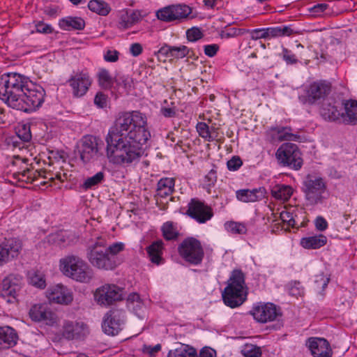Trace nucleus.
I'll return each instance as SVG.
<instances>
[{"label":"nucleus","instance_id":"a211bd4d","mask_svg":"<svg viewBox=\"0 0 357 357\" xmlns=\"http://www.w3.org/2000/svg\"><path fill=\"white\" fill-rule=\"evenodd\" d=\"M331 91V85L326 82H314L310 84L306 91V102L315 104L324 102Z\"/></svg>","mask_w":357,"mask_h":357},{"label":"nucleus","instance_id":"f8f14e48","mask_svg":"<svg viewBox=\"0 0 357 357\" xmlns=\"http://www.w3.org/2000/svg\"><path fill=\"white\" fill-rule=\"evenodd\" d=\"M94 296L99 304L110 305L123 299V289L115 284H105L96 289Z\"/></svg>","mask_w":357,"mask_h":357},{"label":"nucleus","instance_id":"3c124183","mask_svg":"<svg viewBox=\"0 0 357 357\" xmlns=\"http://www.w3.org/2000/svg\"><path fill=\"white\" fill-rule=\"evenodd\" d=\"M30 283L38 288L44 289L45 287V280L44 275L39 272H34L30 275Z\"/></svg>","mask_w":357,"mask_h":357},{"label":"nucleus","instance_id":"6ab92c4d","mask_svg":"<svg viewBox=\"0 0 357 357\" xmlns=\"http://www.w3.org/2000/svg\"><path fill=\"white\" fill-rule=\"evenodd\" d=\"M251 313L257 321L261 323L273 321L279 315L276 306L270 303L253 307Z\"/></svg>","mask_w":357,"mask_h":357},{"label":"nucleus","instance_id":"4d7b16f0","mask_svg":"<svg viewBox=\"0 0 357 357\" xmlns=\"http://www.w3.org/2000/svg\"><path fill=\"white\" fill-rule=\"evenodd\" d=\"M329 282V278L325 277L323 274H320L316 276V280H314V283L316 285V289H319L321 287L322 290H324L325 288L328 286Z\"/></svg>","mask_w":357,"mask_h":357},{"label":"nucleus","instance_id":"a18cd8bd","mask_svg":"<svg viewBox=\"0 0 357 357\" xmlns=\"http://www.w3.org/2000/svg\"><path fill=\"white\" fill-rule=\"evenodd\" d=\"M162 231L164 238L167 241L176 238L178 234L170 222H167L162 225Z\"/></svg>","mask_w":357,"mask_h":357},{"label":"nucleus","instance_id":"412c9836","mask_svg":"<svg viewBox=\"0 0 357 357\" xmlns=\"http://www.w3.org/2000/svg\"><path fill=\"white\" fill-rule=\"evenodd\" d=\"M68 82L75 97L83 96L91 84L89 76L84 73L76 74L68 80Z\"/></svg>","mask_w":357,"mask_h":357},{"label":"nucleus","instance_id":"7ed1b4c3","mask_svg":"<svg viewBox=\"0 0 357 357\" xmlns=\"http://www.w3.org/2000/svg\"><path fill=\"white\" fill-rule=\"evenodd\" d=\"M29 79L18 73L4 74L0 77V99L8 107L14 109Z\"/></svg>","mask_w":357,"mask_h":357},{"label":"nucleus","instance_id":"0e129e2a","mask_svg":"<svg viewBox=\"0 0 357 357\" xmlns=\"http://www.w3.org/2000/svg\"><path fill=\"white\" fill-rule=\"evenodd\" d=\"M314 223H315L316 229L320 231H323L326 230L328 227V222L321 216H318L316 218Z\"/></svg>","mask_w":357,"mask_h":357},{"label":"nucleus","instance_id":"a19ab883","mask_svg":"<svg viewBox=\"0 0 357 357\" xmlns=\"http://www.w3.org/2000/svg\"><path fill=\"white\" fill-rule=\"evenodd\" d=\"M174 20L185 19L191 13V8L187 5H173Z\"/></svg>","mask_w":357,"mask_h":357},{"label":"nucleus","instance_id":"4c0bfd02","mask_svg":"<svg viewBox=\"0 0 357 357\" xmlns=\"http://www.w3.org/2000/svg\"><path fill=\"white\" fill-rule=\"evenodd\" d=\"M267 31L268 38L289 36L294 33L293 29L289 26L268 27Z\"/></svg>","mask_w":357,"mask_h":357},{"label":"nucleus","instance_id":"ea45409f","mask_svg":"<svg viewBox=\"0 0 357 357\" xmlns=\"http://www.w3.org/2000/svg\"><path fill=\"white\" fill-rule=\"evenodd\" d=\"M197 351L193 348L186 349L181 346L174 350H170L167 357H196Z\"/></svg>","mask_w":357,"mask_h":357},{"label":"nucleus","instance_id":"052dcab7","mask_svg":"<svg viewBox=\"0 0 357 357\" xmlns=\"http://www.w3.org/2000/svg\"><path fill=\"white\" fill-rule=\"evenodd\" d=\"M219 50V45L217 44L207 45L204 47V54L209 56H214Z\"/></svg>","mask_w":357,"mask_h":357},{"label":"nucleus","instance_id":"774afa93","mask_svg":"<svg viewBox=\"0 0 357 357\" xmlns=\"http://www.w3.org/2000/svg\"><path fill=\"white\" fill-rule=\"evenodd\" d=\"M130 78L126 75H119L116 77L114 82L118 85H123L124 88H127L128 86H130Z\"/></svg>","mask_w":357,"mask_h":357},{"label":"nucleus","instance_id":"9d476101","mask_svg":"<svg viewBox=\"0 0 357 357\" xmlns=\"http://www.w3.org/2000/svg\"><path fill=\"white\" fill-rule=\"evenodd\" d=\"M103 145V142L95 136L87 135L84 137L79 151L81 160L86 163L97 159L99 155H102L100 151Z\"/></svg>","mask_w":357,"mask_h":357},{"label":"nucleus","instance_id":"ddd939ff","mask_svg":"<svg viewBox=\"0 0 357 357\" xmlns=\"http://www.w3.org/2000/svg\"><path fill=\"white\" fill-rule=\"evenodd\" d=\"M22 250V242L20 239L10 238L5 239L0 244V266L17 257Z\"/></svg>","mask_w":357,"mask_h":357},{"label":"nucleus","instance_id":"f03ea898","mask_svg":"<svg viewBox=\"0 0 357 357\" xmlns=\"http://www.w3.org/2000/svg\"><path fill=\"white\" fill-rule=\"evenodd\" d=\"M125 248L121 242L107 245V240L98 237L86 249V257L90 264L102 270H114L121 263L119 254Z\"/></svg>","mask_w":357,"mask_h":357},{"label":"nucleus","instance_id":"bf43d9fd","mask_svg":"<svg viewBox=\"0 0 357 357\" xmlns=\"http://www.w3.org/2000/svg\"><path fill=\"white\" fill-rule=\"evenodd\" d=\"M281 220L283 222H287L289 226L295 227L296 225V222L292 214L287 211H282L280 213Z\"/></svg>","mask_w":357,"mask_h":357},{"label":"nucleus","instance_id":"aec40b11","mask_svg":"<svg viewBox=\"0 0 357 357\" xmlns=\"http://www.w3.org/2000/svg\"><path fill=\"white\" fill-rule=\"evenodd\" d=\"M306 345L314 357H331L332 350L328 342L324 338L310 337Z\"/></svg>","mask_w":357,"mask_h":357},{"label":"nucleus","instance_id":"09e8293b","mask_svg":"<svg viewBox=\"0 0 357 357\" xmlns=\"http://www.w3.org/2000/svg\"><path fill=\"white\" fill-rule=\"evenodd\" d=\"M197 130L199 132V135L202 137L206 139L208 142H211L214 140V137L211 135L209 131L208 126L204 122H199L197 124Z\"/></svg>","mask_w":357,"mask_h":357},{"label":"nucleus","instance_id":"2f4dec72","mask_svg":"<svg viewBox=\"0 0 357 357\" xmlns=\"http://www.w3.org/2000/svg\"><path fill=\"white\" fill-rule=\"evenodd\" d=\"M270 130L278 135L277 138L280 142L298 141L301 138L300 135L291 133L292 130L290 127H271Z\"/></svg>","mask_w":357,"mask_h":357},{"label":"nucleus","instance_id":"338daca9","mask_svg":"<svg viewBox=\"0 0 357 357\" xmlns=\"http://www.w3.org/2000/svg\"><path fill=\"white\" fill-rule=\"evenodd\" d=\"M328 7L327 3H318L312 6L309 10L316 15H319L324 12Z\"/></svg>","mask_w":357,"mask_h":357},{"label":"nucleus","instance_id":"13d9d810","mask_svg":"<svg viewBox=\"0 0 357 357\" xmlns=\"http://www.w3.org/2000/svg\"><path fill=\"white\" fill-rule=\"evenodd\" d=\"M282 54L283 59L287 64H294L298 62L295 54H292L289 50L283 48Z\"/></svg>","mask_w":357,"mask_h":357},{"label":"nucleus","instance_id":"49530a36","mask_svg":"<svg viewBox=\"0 0 357 357\" xmlns=\"http://www.w3.org/2000/svg\"><path fill=\"white\" fill-rule=\"evenodd\" d=\"M289 293L293 296H302L304 295V288L301 285V282L294 280L287 284Z\"/></svg>","mask_w":357,"mask_h":357},{"label":"nucleus","instance_id":"bb28decb","mask_svg":"<svg viewBox=\"0 0 357 357\" xmlns=\"http://www.w3.org/2000/svg\"><path fill=\"white\" fill-rule=\"evenodd\" d=\"M31 139V133L30 127L26 125H23L20 128L18 129L16 132V136L10 137L6 139V142L8 145H12L14 148H22V143L18 139L22 140L24 142H28Z\"/></svg>","mask_w":357,"mask_h":357},{"label":"nucleus","instance_id":"6e6552de","mask_svg":"<svg viewBox=\"0 0 357 357\" xmlns=\"http://www.w3.org/2000/svg\"><path fill=\"white\" fill-rule=\"evenodd\" d=\"M275 156L280 164L290 169L298 170L303 165L301 153L295 144L284 143L282 144L277 150Z\"/></svg>","mask_w":357,"mask_h":357},{"label":"nucleus","instance_id":"4be33fe9","mask_svg":"<svg viewBox=\"0 0 357 357\" xmlns=\"http://www.w3.org/2000/svg\"><path fill=\"white\" fill-rule=\"evenodd\" d=\"M29 316L34 321H44L52 325L56 321L55 314L43 305H35L29 310Z\"/></svg>","mask_w":357,"mask_h":357},{"label":"nucleus","instance_id":"39448f33","mask_svg":"<svg viewBox=\"0 0 357 357\" xmlns=\"http://www.w3.org/2000/svg\"><path fill=\"white\" fill-rule=\"evenodd\" d=\"M61 271L68 277L80 282H88L93 277V271L82 259L70 255L60 260Z\"/></svg>","mask_w":357,"mask_h":357},{"label":"nucleus","instance_id":"5701e85b","mask_svg":"<svg viewBox=\"0 0 357 357\" xmlns=\"http://www.w3.org/2000/svg\"><path fill=\"white\" fill-rule=\"evenodd\" d=\"M47 296L50 301L60 304L68 305L73 301L72 294L61 284L50 288L47 291Z\"/></svg>","mask_w":357,"mask_h":357},{"label":"nucleus","instance_id":"e2e57ef3","mask_svg":"<svg viewBox=\"0 0 357 357\" xmlns=\"http://www.w3.org/2000/svg\"><path fill=\"white\" fill-rule=\"evenodd\" d=\"M119 52L116 50H107L104 55V59L108 62H116L119 59Z\"/></svg>","mask_w":357,"mask_h":357},{"label":"nucleus","instance_id":"b1692460","mask_svg":"<svg viewBox=\"0 0 357 357\" xmlns=\"http://www.w3.org/2000/svg\"><path fill=\"white\" fill-rule=\"evenodd\" d=\"M344 112L342 122L346 125H357V100L353 99L343 100Z\"/></svg>","mask_w":357,"mask_h":357},{"label":"nucleus","instance_id":"69168bd1","mask_svg":"<svg viewBox=\"0 0 357 357\" xmlns=\"http://www.w3.org/2000/svg\"><path fill=\"white\" fill-rule=\"evenodd\" d=\"M199 357H216V351L211 347H205L201 349Z\"/></svg>","mask_w":357,"mask_h":357},{"label":"nucleus","instance_id":"f704fd0d","mask_svg":"<svg viewBox=\"0 0 357 357\" xmlns=\"http://www.w3.org/2000/svg\"><path fill=\"white\" fill-rule=\"evenodd\" d=\"M126 303L128 308L136 315L140 317V312L144 308V304L139 294L136 293L130 294L127 298Z\"/></svg>","mask_w":357,"mask_h":357},{"label":"nucleus","instance_id":"7c9ffc66","mask_svg":"<svg viewBox=\"0 0 357 357\" xmlns=\"http://www.w3.org/2000/svg\"><path fill=\"white\" fill-rule=\"evenodd\" d=\"M163 250V242L158 240L152 243L147 247L146 251L151 262L159 264L162 260V254Z\"/></svg>","mask_w":357,"mask_h":357},{"label":"nucleus","instance_id":"de8ad7c7","mask_svg":"<svg viewBox=\"0 0 357 357\" xmlns=\"http://www.w3.org/2000/svg\"><path fill=\"white\" fill-rule=\"evenodd\" d=\"M140 19V13L139 11H133L129 16H127L126 20L122 17L120 24L123 29H128L137 23Z\"/></svg>","mask_w":357,"mask_h":357},{"label":"nucleus","instance_id":"8fccbe9b","mask_svg":"<svg viewBox=\"0 0 357 357\" xmlns=\"http://www.w3.org/2000/svg\"><path fill=\"white\" fill-rule=\"evenodd\" d=\"M245 357H260L261 351L260 347L254 344H246L242 350Z\"/></svg>","mask_w":357,"mask_h":357},{"label":"nucleus","instance_id":"37998d69","mask_svg":"<svg viewBox=\"0 0 357 357\" xmlns=\"http://www.w3.org/2000/svg\"><path fill=\"white\" fill-rule=\"evenodd\" d=\"M226 229L233 234H244L247 232L246 226L237 222H227L225 224Z\"/></svg>","mask_w":357,"mask_h":357},{"label":"nucleus","instance_id":"f257e3e1","mask_svg":"<svg viewBox=\"0 0 357 357\" xmlns=\"http://www.w3.org/2000/svg\"><path fill=\"white\" fill-rule=\"evenodd\" d=\"M150 137L145 115L137 111L121 113L106 137L107 156L114 164H130L139 160Z\"/></svg>","mask_w":357,"mask_h":357},{"label":"nucleus","instance_id":"4468645a","mask_svg":"<svg viewBox=\"0 0 357 357\" xmlns=\"http://www.w3.org/2000/svg\"><path fill=\"white\" fill-rule=\"evenodd\" d=\"M123 312L120 310H110L105 316L102 328L108 335L114 336L122 329L123 324Z\"/></svg>","mask_w":357,"mask_h":357},{"label":"nucleus","instance_id":"680f3d73","mask_svg":"<svg viewBox=\"0 0 357 357\" xmlns=\"http://www.w3.org/2000/svg\"><path fill=\"white\" fill-rule=\"evenodd\" d=\"M36 31L42 33H50L53 31V29L49 24L39 22L36 25Z\"/></svg>","mask_w":357,"mask_h":357},{"label":"nucleus","instance_id":"864d4df0","mask_svg":"<svg viewBox=\"0 0 357 357\" xmlns=\"http://www.w3.org/2000/svg\"><path fill=\"white\" fill-rule=\"evenodd\" d=\"M250 38L252 40H258L261 38H269L267 28L266 29H256L250 32Z\"/></svg>","mask_w":357,"mask_h":357},{"label":"nucleus","instance_id":"a878e982","mask_svg":"<svg viewBox=\"0 0 357 357\" xmlns=\"http://www.w3.org/2000/svg\"><path fill=\"white\" fill-rule=\"evenodd\" d=\"M190 50L185 45L179 47L164 45L158 52V55L165 56L172 59H183L188 56Z\"/></svg>","mask_w":357,"mask_h":357},{"label":"nucleus","instance_id":"9b49d317","mask_svg":"<svg viewBox=\"0 0 357 357\" xmlns=\"http://www.w3.org/2000/svg\"><path fill=\"white\" fill-rule=\"evenodd\" d=\"M343 100L333 97L326 98L321 103L320 115L328 121L341 122L342 116Z\"/></svg>","mask_w":357,"mask_h":357},{"label":"nucleus","instance_id":"58836bf2","mask_svg":"<svg viewBox=\"0 0 357 357\" xmlns=\"http://www.w3.org/2000/svg\"><path fill=\"white\" fill-rule=\"evenodd\" d=\"M105 180V173L103 172H98L95 175L87 178L83 184L81 185V188L84 190H86L89 189H91L95 186L102 183Z\"/></svg>","mask_w":357,"mask_h":357},{"label":"nucleus","instance_id":"e433bc0d","mask_svg":"<svg viewBox=\"0 0 357 357\" xmlns=\"http://www.w3.org/2000/svg\"><path fill=\"white\" fill-rule=\"evenodd\" d=\"M88 7L91 11L102 16L108 15L111 10L109 4L102 0H91Z\"/></svg>","mask_w":357,"mask_h":357},{"label":"nucleus","instance_id":"5fc2aeb1","mask_svg":"<svg viewBox=\"0 0 357 357\" xmlns=\"http://www.w3.org/2000/svg\"><path fill=\"white\" fill-rule=\"evenodd\" d=\"M243 165V162L239 156H233L228 160L227 168L231 171H236Z\"/></svg>","mask_w":357,"mask_h":357},{"label":"nucleus","instance_id":"c9c22d12","mask_svg":"<svg viewBox=\"0 0 357 357\" xmlns=\"http://www.w3.org/2000/svg\"><path fill=\"white\" fill-rule=\"evenodd\" d=\"M292 193V188L289 185H275L271 190L273 197L283 201L288 200L291 197Z\"/></svg>","mask_w":357,"mask_h":357},{"label":"nucleus","instance_id":"c756f323","mask_svg":"<svg viewBox=\"0 0 357 357\" xmlns=\"http://www.w3.org/2000/svg\"><path fill=\"white\" fill-rule=\"evenodd\" d=\"M327 242V238L323 234L301 238V245L306 249H318Z\"/></svg>","mask_w":357,"mask_h":357},{"label":"nucleus","instance_id":"c03bdc74","mask_svg":"<svg viewBox=\"0 0 357 357\" xmlns=\"http://www.w3.org/2000/svg\"><path fill=\"white\" fill-rule=\"evenodd\" d=\"M173 5L165 7L159 10L157 13V17L164 22H172L174 21Z\"/></svg>","mask_w":357,"mask_h":357},{"label":"nucleus","instance_id":"72a5a7b5","mask_svg":"<svg viewBox=\"0 0 357 357\" xmlns=\"http://www.w3.org/2000/svg\"><path fill=\"white\" fill-rule=\"evenodd\" d=\"M174 179L172 178H161L157 185V195L161 197H167L174 191Z\"/></svg>","mask_w":357,"mask_h":357},{"label":"nucleus","instance_id":"473e14b6","mask_svg":"<svg viewBox=\"0 0 357 357\" xmlns=\"http://www.w3.org/2000/svg\"><path fill=\"white\" fill-rule=\"evenodd\" d=\"M45 170H33L29 168H26L23 170L22 172H18L16 174V177L19 179V181L26 182V183H33L37 181L39 177L44 176L45 178H47V176L43 175L45 174Z\"/></svg>","mask_w":357,"mask_h":357},{"label":"nucleus","instance_id":"20e7f679","mask_svg":"<svg viewBox=\"0 0 357 357\" xmlns=\"http://www.w3.org/2000/svg\"><path fill=\"white\" fill-rule=\"evenodd\" d=\"M245 275L241 270H234L229 278V283L222 292L225 304L231 308L240 306L246 300L245 291Z\"/></svg>","mask_w":357,"mask_h":357},{"label":"nucleus","instance_id":"f3484780","mask_svg":"<svg viewBox=\"0 0 357 357\" xmlns=\"http://www.w3.org/2000/svg\"><path fill=\"white\" fill-rule=\"evenodd\" d=\"M186 213L199 223L206 222L213 216V212L210 207L195 199H192L189 203Z\"/></svg>","mask_w":357,"mask_h":357},{"label":"nucleus","instance_id":"dca6fc26","mask_svg":"<svg viewBox=\"0 0 357 357\" xmlns=\"http://www.w3.org/2000/svg\"><path fill=\"white\" fill-rule=\"evenodd\" d=\"M21 289V278L10 275L2 281L0 296L7 299L8 303H13L16 298L17 292Z\"/></svg>","mask_w":357,"mask_h":357},{"label":"nucleus","instance_id":"cd10ccee","mask_svg":"<svg viewBox=\"0 0 357 357\" xmlns=\"http://www.w3.org/2000/svg\"><path fill=\"white\" fill-rule=\"evenodd\" d=\"M236 198L243 202H254L261 199L264 197V189H243L237 190Z\"/></svg>","mask_w":357,"mask_h":357},{"label":"nucleus","instance_id":"1a4fd4ad","mask_svg":"<svg viewBox=\"0 0 357 357\" xmlns=\"http://www.w3.org/2000/svg\"><path fill=\"white\" fill-rule=\"evenodd\" d=\"M178 251L183 259L193 265L200 264L204 256L201 243L193 237L183 240L178 245Z\"/></svg>","mask_w":357,"mask_h":357},{"label":"nucleus","instance_id":"c85d7f7f","mask_svg":"<svg viewBox=\"0 0 357 357\" xmlns=\"http://www.w3.org/2000/svg\"><path fill=\"white\" fill-rule=\"evenodd\" d=\"M59 25L62 29L66 31H80L84 29L85 22L82 17L68 16L61 19Z\"/></svg>","mask_w":357,"mask_h":357},{"label":"nucleus","instance_id":"6e6d98bb","mask_svg":"<svg viewBox=\"0 0 357 357\" xmlns=\"http://www.w3.org/2000/svg\"><path fill=\"white\" fill-rule=\"evenodd\" d=\"M107 96L102 92H98L95 96L94 104L100 107L104 108L107 106Z\"/></svg>","mask_w":357,"mask_h":357},{"label":"nucleus","instance_id":"393cba45","mask_svg":"<svg viewBox=\"0 0 357 357\" xmlns=\"http://www.w3.org/2000/svg\"><path fill=\"white\" fill-rule=\"evenodd\" d=\"M18 336L15 331L10 326H0V350L14 347Z\"/></svg>","mask_w":357,"mask_h":357},{"label":"nucleus","instance_id":"2eb2a0df","mask_svg":"<svg viewBox=\"0 0 357 357\" xmlns=\"http://www.w3.org/2000/svg\"><path fill=\"white\" fill-rule=\"evenodd\" d=\"M89 334L88 326L82 322L65 321L63 326V335L68 340H84Z\"/></svg>","mask_w":357,"mask_h":357},{"label":"nucleus","instance_id":"423d86ee","mask_svg":"<svg viewBox=\"0 0 357 357\" xmlns=\"http://www.w3.org/2000/svg\"><path fill=\"white\" fill-rule=\"evenodd\" d=\"M302 191L307 204L310 206L323 203L328 195L326 182L322 178L315 175L308 174L304 178Z\"/></svg>","mask_w":357,"mask_h":357},{"label":"nucleus","instance_id":"0eeeda50","mask_svg":"<svg viewBox=\"0 0 357 357\" xmlns=\"http://www.w3.org/2000/svg\"><path fill=\"white\" fill-rule=\"evenodd\" d=\"M27 84L28 87L25 88V91L22 93L14 109L29 113L42 105L45 91L41 86L35 85L30 81Z\"/></svg>","mask_w":357,"mask_h":357},{"label":"nucleus","instance_id":"79ce46f5","mask_svg":"<svg viewBox=\"0 0 357 357\" xmlns=\"http://www.w3.org/2000/svg\"><path fill=\"white\" fill-rule=\"evenodd\" d=\"M99 84L101 87L109 89H111L114 84V79L110 76L107 70L102 69L98 73Z\"/></svg>","mask_w":357,"mask_h":357},{"label":"nucleus","instance_id":"603ef678","mask_svg":"<svg viewBox=\"0 0 357 357\" xmlns=\"http://www.w3.org/2000/svg\"><path fill=\"white\" fill-rule=\"evenodd\" d=\"M186 36L189 41L194 42L203 37V33L197 27H192L186 31Z\"/></svg>","mask_w":357,"mask_h":357}]
</instances>
